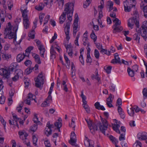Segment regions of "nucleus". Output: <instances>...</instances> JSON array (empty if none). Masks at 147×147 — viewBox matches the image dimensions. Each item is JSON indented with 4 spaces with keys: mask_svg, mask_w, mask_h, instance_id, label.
I'll list each match as a JSON object with an SVG mask.
<instances>
[{
    "mask_svg": "<svg viewBox=\"0 0 147 147\" xmlns=\"http://www.w3.org/2000/svg\"><path fill=\"white\" fill-rule=\"evenodd\" d=\"M101 120L102 124V125L100 122H99L96 125L95 123H93L91 126L90 128V131L92 133L95 130H97L98 129V126H99V128L101 132L105 135V131L107 128L108 125V123L107 121L105 119L101 117Z\"/></svg>",
    "mask_w": 147,
    "mask_h": 147,
    "instance_id": "1",
    "label": "nucleus"
},
{
    "mask_svg": "<svg viewBox=\"0 0 147 147\" xmlns=\"http://www.w3.org/2000/svg\"><path fill=\"white\" fill-rule=\"evenodd\" d=\"M136 30L138 34H141V36L144 39L147 38V20L144 21L140 28L139 25L138 27H136Z\"/></svg>",
    "mask_w": 147,
    "mask_h": 147,
    "instance_id": "2",
    "label": "nucleus"
},
{
    "mask_svg": "<svg viewBox=\"0 0 147 147\" xmlns=\"http://www.w3.org/2000/svg\"><path fill=\"white\" fill-rule=\"evenodd\" d=\"M18 30V27L16 26L14 27L13 28V30L15 31L12 32L10 28H5L4 31V34L6 36H7L9 39L13 38L14 41H16V32Z\"/></svg>",
    "mask_w": 147,
    "mask_h": 147,
    "instance_id": "3",
    "label": "nucleus"
},
{
    "mask_svg": "<svg viewBox=\"0 0 147 147\" xmlns=\"http://www.w3.org/2000/svg\"><path fill=\"white\" fill-rule=\"evenodd\" d=\"M45 79V76L44 74L41 72L40 73L36 78L34 79L36 82L35 86L37 88L40 87L42 84L44 83V80Z\"/></svg>",
    "mask_w": 147,
    "mask_h": 147,
    "instance_id": "4",
    "label": "nucleus"
},
{
    "mask_svg": "<svg viewBox=\"0 0 147 147\" xmlns=\"http://www.w3.org/2000/svg\"><path fill=\"white\" fill-rule=\"evenodd\" d=\"M112 20L113 22H115V23L113 26V33H115L117 32H120L123 30V28L120 26L121 24L120 20H119L117 18H115Z\"/></svg>",
    "mask_w": 147,
    "mask_h": 147,
    "instance_id": "5",
    "label": "nucleus"
},
{
    "mask_svg": "<svg viewBox=\"0 0 147 147\" xmlns=\"http://www.w3.org/2000/svg\"><path fill=\"white\" fill-rule=\"evenodd\" d=\"M74 4L72 3H67L65 5L64 12L65 14L73 13L74 11Z\"/></svg>",
    "mask_w": 147,
    "mask_h": 147,
    "instance_id": "6",
    "label": "nucleus"
},
{
    "mask_svg": "<svg viewBox=\"0 0 147 147\" xmlns=\"http://www.w3.org/2000/svg\"><path fill=\"white\" fill-rule=\"evenodd\" d=\"M76 136L74 132H72L70 136V140L69 143L72 146H75L76 147H79L77 144L76 143Z\"/></svg>",
    "mask_w": 147,
    "mask_h": 147,
    "instance_id": "7",
    "label": "nucleus"
},
{
    "mask_svg": "<svg viewBox=\"0 0 147 147\" xmlns=\"http://www.w3.org/2000/svg\"><path fill=\"white\" fill-rule=\"evenodd\" d=\"M88 32L87 31L84 33L83 38L82 41H83V45L85 46L87 45V47H88L90 45V43L88 41Z\"/></svg>",
    "mask_w": 147,
    "mask_h": 147,
    "instance_id": "8",
    "label": "nucleus"
},
{
    "mask_svg": "<svg viewBox=\"0 0 147 147\" xmlns=\"http://www.w3.org/2000/svg\"><path fill=\"white\" fill-rule=\"evenodd\" d=\"M115 121V123L112 124V127L113 129L116 132L120 134V131L119 129V128L120 127V122L116 119H114Z\"/></svg>",
    "mask_w": 147,
    "mask_h": 147,
    "instance_id": "9",
    "label": "nucleus"
},
{
    "mask_svg": "<svg viewBox=\"0 0 147 147\" xmlns=\"http://www.w3.org/2000/svg\"><path fill=\"white\" fill-rule=\"evenodd\" d=\"M10 74L8 71L4 68H2L0 69V75L2 76L5 79H8L9 78V75Z\"/></svg>",
    "mask_w": 147,
    "mask_h": 147,
    "instance_id": "10",
    "label": "nucleus"
},
{
    "mask_svg": "<svg viewBox=\"0 0 147 147\" xmlns=\"http://www.w3.org/2000/svg\"><path fill=\"white\" fill-rule=\"evenodd\" d=\"M138 138L140 140H145L147 139V133L145 132L139 133L137 135Z\"/></svg>",
    "mask_w": 147,
    "mask_h": 147,
    "instance_id": "11",
    "label": "nucleus"
},
{
    "mask_svg": "<svg viewBox=\"0 0 147 147\" xmlns=\"http://www.w3.org/2000/svg\"><path fill=\"white\" fill-rule=\"evenodd\" d=\"M139 15L138 12L137 11H135L134 13L133 16L131 18L135 20L136 21V26L138 27L139 24Z\"/></svg>",
    "mask_w": 147,
    "mask_h": 147,
    "instance_id": "12",
    "label": "nucleus"
},
{
    "mask_svg": "<svg viewBox=\"0 0 147 147\" xmlns=\"http://www.w3.org/2000/svg\"><path fill=\"white\" fill-rule=\"evenodd\" d=\"M52 97L51 95H49L46 100L41 104V107H44L48 106L50 103L52 101Z\"/></svg>",
    "mask_w": 147,
    "mask_h": 147,
    "instance_id": "13",
    "label": "nucleus"
},
{
    "mask_svg": "<svg viewBox=\"0 0 147 147\" xmlns=\"http://www.w3.org/2000/svg\"><path fill=\"white\" fill-rule=\"evenodd\" d=\"M136 21L131 18L129 19L128 20V26L131 29H132L134 27V24L136 25Z\"/></svg>",
    "mask_w": 147,
    "mask_h": 147,
    "instance_id": "14",
    "label": "nucleus"
},
{
    "mask_svg": "<svg viewBox=\"0 0 147 147\" xmlns=\"http://www.w3.org/2000/svg\"><path fill=\"white\" fill-rule=\"evenodd\" d=\"M124 10L125 12H129L131 11V8L129 6V2L128 0H126L123 2Z\"/></svg>",
    "mask_w": 147,
    "mask_h": 147,
    "instance_id": "15",
    "label": "nucleus"
},
{
    "mask_svg": "<svg viewBox=\"0 0 147 147\" xmlns=\"http://www.w3.org/2000/svg\"><path fill=\"white\" fill-rule=\"evenodd\" d=\"M95 75H94V74H92L91 76V78L92 80L95 79L98 81L99 84L100 83V78L98 76V70L97 69L95 71Z\"/></svg>",
    "mask_w": 147,
    "mask_h": 147,
    "instance_id": "16",
    "label": "nucleus"
},
{
    "mask_svg": "<svg viewBox=\"0 0 147 147\" xmlns=\"http://www.w3.org/2000/svg\"><path fill=\"white\" fill-rule=\"evenodd\" d=\"M117 110L120 117L123 119H124L125 117V115L122 108L120 106H119L118 107Z\"/></svg>",
    "mask_w": 147,
    "mask_h": 147,
    "instance_id": "17",
    "label": "nucleus"
},
{
    "mask_svg": "<svg viewBox=\"0 0 147 147\" xmlns=\"http://www.w3.org/2000/svg\"><path fill=\"white\" fill-rule=\"evenodd\" d=\"M26 55L24 54L20 53L18 54L16 57V61L18 62L19 63L22 61L25 58Z\"/></svg>",
    "mask_w": 147,
    "mask_h": 147,
    "instance_id": "18",
    "label": "nucleus"
},
{
    "mask_svg": "<svg viewBox=\"0 0 147 147\" xmlns=\"http://www.w3.org/2000/svg\"><path fill=\"white\" fill-rule=\"evenodd\" d=\"M38 49L40 51V55L42 57H44V55L45 52V48L42 45H40L38 46Z\"/></svg>",
    "mask_w": 147,
    "mask_h": 147,
    "instance_id": "19",
    "label": "nucleus"
},
{
    "mask_svg": "<svg viewBox=\"0 0 147 147\" xmlns=\"http://www.w3.org/2000/svg\"><path fill=\"white\" fill-rule=\"evenodd\" d=\"M134 109L132 106L131 107L127 109V111L129 115L131 117H133L134 114Z\"/></svg>",
    "mask_w": 147,
    "mask_h": 147,
    "instance_id": "20",
    "label": "nucleus"
},
{
    "mask_svg": "<svg viewBox=\"0 0 147 147\" xmlns=\"http://www.w3.org/2000/svg\"><path fill=\"white\" fill-rule=\"evenodd\" d=\"M17 66V63H11L8 68L9 71H13L14 70H16Z\"/></svg>",
    "mask_w": 147,
    "mask_h": 147,
    "instance_id": "21",
    "label": "nucleus"
},
{
    "mask_svg": "<svg viewBox=\"0 0 147 147\" xmlns=\"http://www.w3.org/2000/svg\"><path fill=\"white\" fill-rule=\"evenodd\" d=\"M66 14L64 12H63L59 18V23L62 24L65 22L66 19Z\"/></svg>",
    "mask_w": 147,
    "mask_h": 147,
    "instance_id": "22",
    "label": "nucleus"
},
{
    "mask_svg": "<svg viewBox=\"0 0 147 147\" xmlns=\"http://www.w3.org/2000/svg\"><path fill=\"white\" fill-rule=\"evenodd\" d=\"M73 13H66L67 15L68 20H67L65 23H69V25H70V23L72 20V17L73 16Z\"/></svg>",
    "mask_w": 147,
    "mask_h": 147,
    "instance_id": "23",
    "label": "nucleus"
},
{
    "mask_svg": "<svg viewBox=\"0 0 147 147\" xmlns=\"http://www.w3.org/2000/svg\"><path fill=\"white\" fill-rule=\"evenodd\" d=\"M44 7V4L42 3H40L38 5L35 6V8L38 11H41L43 9Z\"/></svg>",
    "mask_w": 147,
    "mask_h": 147,
    "instance_id": "24",
    "label": "nucleus"
},
{
    "mask_svg": "<svg viewBox=\"0 0 147 147\" xmlns=\"http://www.w3.org/2000/svg\"><path fill=\"white\" fill-rule=\"evenodd\" d=\"M14 74H16L19 77H22L23 76V72L20 69H17L15 70Z\"/></svg>",
    "mask_w": 147,
    "mask_h": 147,
    "instance_id": "25",
    "label": "nucleus"
},
{
    "mask_svg": "<svg viewBox=\"0 0 147 147\" xmlns=\"http://www.w3.org/2000/svg\"><path fill=\"white\" fill-rule=\"evenodd\" d=\"M64 25L65 26V34H69L70 26L69 23H65Z\"/></svg>",
    "mask_w": 147,
    "mask_h": 147,
    "instance_id": "26",
    "label": "nucleus"
},
{
    "mask_svg": "<svg viewBox=\"0 0 147 147\" xmlns=\"http://www.w3.org/2000/svg\"><path fill=\"white\" fill-rule=\"evenodd\" d=\"M23 22L24 27L26 29L29 28L30 22L28 19L23 20Z\"/></svg>",
    "mask_w": 147,
    "mask_h": 147,
    "instance_id": "27",
    "label": "nucleus"
},
{
    "mask_svg": "<svg viewBox=\"0 0 147 147\" xmlns=\"http://www.w3.org/2000/svg\"><path fill=\"white\" fill-rule=\"evenodd\" d=\"M62 120L61 118H59L58 119V121L56 122L55 123V125L57 129H59L61 126V122Z\"/></svg>",
    "mask_w": 147,
    "mask_h": 147,
    "instance_id": "28",
    "label": "nucleus"
},
{
    "mask_svg": "<svg viewBox=\"0 0 147 147\" xmlns=\"http://www.w3.org/2000/svg\"><path fill=\"white\" fill-rule=\"evenodd\" d=\"M113 2L110 1L107 2V6L109 7V12H110L113 9Z\"/></svg>",
    "mask_w": 147,
    "mask_h": 147,
    "instance_id": "29",
    "label": "nucleus"
},
{
    "mask_svg": "<svg viewBox=\"0 0 147 147\" xmlns=\"http://www.w3.org/2000/svg\"><path fill=\"white\" fill-rule=\"evenodd\" d=\"M66 83V82L65 81H63L61 86L64 90L66 92H67L68 91V88L67 87V85Z\"/></svg>",
    "mask_w": 147,
    "mask_h": 147,
    "instance_id": "30",
    "label": "nucleus"
},
{
    "mask_svg": "<svg viewBox=\"0 0 147 147\" xmlns=\"http://www.w3.org/2000/svg\"><path fill=\"white\" fill-rule=\"evenodd\" d=\"M11 55L9 54H4L2 56L3 59L4 60L8 61L9 59L11 58Z\"/></svg>",
    "mask_w": 147,
    "mask_h": 147,
    "instance_id": "31",
    "label": "nucleus"
},
{
    "mask_svg": "<svg viewBox=\"0 0 147 147\" xmlns=\"http://www.w3.org/2000/svg\"><path fill=\"white\" fill-rule=\"evenodd\" d=\"M27 12V9H25L22 11V16L23 17V20L28 19V17Z\"/></svg>",
    "mask_w": 147,
    "mask_h": 147,
    "instance_id": "32",
    "label": "nucleus"
},
{
    "mask_svg": "<svg viewBox=\"0 0 147 147\" xmlns=\"http://www.w3.org/2000/svg\"><path fill=\"white\" fill-rule=\"evenodd\" d=\"M36 97V96L34 95L33 94L31 93H29L28 96L27 97V98L28 99H29L31 100H34L36 102L35 100Z\"/></svg>",
    "mask_w": 147,
    "mask_h": 147,
    "instance_id": "33",
    "label": "nucleus"
},
{
    "mask_svg": "<svg viewBox=\"0 0 147 147\" xmlns=\"http://www.w3.org/2000/svg\"><path fill=\"white\" fill-rule=\"evenodd\" d=\"M127 71L129 76L131 77H133L134 76V72L130 68L128 67L127 68Z\"/></svg>",
    "mask_w": 147,
    "mask_h": 147,
    "instance_id": "34",
    "label": "nucleus"
},
{
    "mask_svg": "<svg viewBox=\"0 0 147 147\" xmlns=\"http://www.w3.org/2000/svg\"><path fill=\"white\" fill-rule=\"evenodd\" d=\"M87 59L86 62L87 63H91L92 62V59L90 56V51H89L88 50L87 52Z\"/></svg>",
    "mask_w": 147,
    "mask_h": 147,
    "instance_id": "35",
    "label": "nucleus"
},
{
    "mask_svg": "<svg viewBox=\"0 0 147 147\" xmlns=\"http://www.w3.org/2000/svg\"><path fill=\"white\" fill-rule=\"evenodd\" d=\"M112 68V67L111 66H105L104 67V69L106 72L108 74H109L111 73Z\"/></svg>",
    "mask_w": 147,
    "mask_h": 147,
    "instance_id": "36",
    "label": "nucleus"
},
{
    "mask_svg": "<svg viewBox=\"0 0 147 147\" xmlns=\"http://www.w3.org/2000/svg\"><path fill=\"white\" fill-rule=\"evenodd\" d=\"M35 32L34 30L30 32L28 34L29 37L32 39H34L35 37Z\"/></svg>",
    "mask_w": 147,
    "mask_h": 147,
    "instance_id": "37",
    "label": "nucleus"
},
{
    "mask_svg": "<svg viewBox=\"0 0 147 147\" xmlns=\"http://www.w3.org/2000/svg\"><path fill=\"white\" fill-rule=\"evenodd\" d=\"M142 143L139 140L136 141L135 142L134 144L133 147H142Z\"/></svg>",
    "mask_w": 147,
    "mask_h": 147,
    "instance_id": "38",
    "label": "nucleus"
},
{
    "mask_svg": "<svg viewBox=\"0 0 147 147\" xmlns=\"http://www.w3.org/2000/svg\"><path fill=\"white\" fill-rule=\"evenodd\" d=\"M78 17L77 13H76L75 15V20L74 22V25L78 26Z\"/></svg>",
    "mask_w": 147,
    "mask_h": 147,
    "instance_id": "39",
    "label": "nucleus"
},
{
    "mask_svg": "<svg viewBox=\"0 0 147 147\" xmlns=\"http://www.w3.org/2000/svg\"><path fill=\"white\" fill-rule=\"evenodd\" d=\"M143 96V98L145 99L147 98V88H144L142 90V92Z\"/></svg>",
    "mask_w": 147,
    "mask_h": 147,
    "instance_id": "40",
    "label": "nucleus"
},
{
    "mask_svg": "<svg viewBox=\"0 0 147 147\" xmlns=\"http://www.w3.org/2000/svg\"><path fill=\"white\" fill-rule=\"evenodd\" d=\"M32 140L33 142V144L34 146H37V144L36 142L37 141L38 139L35 135H33L32 136Z\"/></svg>",
    "mask_w": 147,
    "mask_h": 147,
    "instance_id": "41",
    "label": "nucleus"
},
{
    "mask_svg": "<svg viewBox=\"0 0 147 147\" xmlns=\"http://www.w3.org/2000/svg\"><path fill=\"white\" fill-rule=\"evenodd\" d=\"M46 132L45 133L47 134V136H49V135H51L52 134V130L50 129L49 127L47 128H46L45 129Z\"/></svg>",
    "mask_w": 147,
    "mask_h": 147,
    "instance_id": "42",
    "label": "nucleus"
},
{
    "mask_svg": "<svg viewBox=\"0 0 147 147\" xmlns=\"http://www.w3.org/2000/svg\"><path fill=\"white\" fill-rule=\"evenodd\" d=\"M91 0H86L84 3L83 7L84 8H86L90 5Z\"/></svg>",
    "mask_w": 147,
    "mask_h": 147,
    "instance_id": "43",
    "label": "nucleus"
},
{
    "mask_svg": "<svg viewBox=\"0 0 147 147\" xmlns=\"http://www.w3.org/2000/svg\"><path fill=\"white\" fill-rule=\"evenodd\" d=\"M7 5L8 9L9 10L11 9V8L13 6V1L11 0H9L7 2Z\"/></svg>",
    "mask_w": 147,
    "mask_h": 147,
    "instance_id": "44",
    "label": "nucleus"
},
{
    "mask_svg": "<svg viewBox=\"0 0 147 147\" xmlns=\"http://www.w3.org/2000/svg\"><path fill=\"white\" fill-rule=\"evenodd\" d=\"M37 128V124L35 123L30 127V129L33 132L36 131Z\"/></svg>",
    "mask_w": 147,
    "mask_h": 147,
    "instance_id": "45",
    "label": "nucleus"
},
{
    "mask_svg": "<svg viewBox=\"0 0 147 147\" xmlns=\"http://www.w3.org/2000/svg\"><path fill=\"white\" fill-rule=\"evenodd\" d=\"M35 61L38 64H40L41 63V61L40 60V57L38 55H36L34 56V58Z\"/></svg>",
    "mask_w": 147,
    "mask_h": 147,
    "instance_id": "46",
    "label": "nucleus"
},
{
    "mask_svg": "<svg viewBox=\"0 0 147 147\" xmlns=\"http://www.w3.org/2000/svg\"><path fill=\"white\" fill-rule=\"evenodd\" d=\"M90 37L93 40L94 42L96 41L97 39V37L95 35L94 31H92L91 34H90Z\"/></svg>",
    "mask_w": 147,
    "mask_h": 147,
    "instance_id": "47",
    "label": "nucleus"
},
{
    "mask_svg": "<svg viewBox=\"0 0 147 147\" xmlns=\"http://www.w3.org/2000/svg\"><path fill=\"white\" fill-rule=\"evenodd\" d=\"M144 13V16L145 18L147 17V5L144 6L142 8Z\"/></svg>",
    "mask_w": 147,
    "mask_h": 147,
    "instance_id": "48",
    "label": "nucleus"
},
{
    "mask_svg": "<svg viewBox=\"0 0 147 147\" xmlns=\"http://www.w3.org/2000/svg\"><path fill=\"white\" fill-rule=\"evenodd\" d=\"M110 51H107L105 49H102L100 51V52L101 53H104L105 54H106L108 55H110Z\"/></svg>",
    "mask_w": 147,
    "mask_h": 147,
    "instance_id": "49",
    "label": "nucleus"
},
{
    "mask_svg": "<svg viewBox=\"0 0 147 147\" xmlns=\"http://www.w3.org/2000/svg\"><path fill=\"white\" fill-rule=\"evenodd\" d=\"M94 55L96 59H98L99 57V52L97 49H95L94 51Z\"/></svg>",
    "mask_w": 147,
    "mask_h": 147,
    "instance_id": "50",
    "label": "nucleus"
},
{
    "mask_svg": "<svg viewBox=\"0 0 147 147\" xmlns=\"http://www.w3.org/2000/svg\"><path fill=\"white\" fill-rule=\"evenodd\" d=\"M132 70L134 72H137L138 69V66L137 65H133L132 67Z\"/></svg>",
    "mask_w": 147,
    "mask_h": 147,
    "instance_id": "51",
    "label": "nucleus"
},
{
    "mask_svg": "<svg viewBox=\"0 0 147 147\" xmlns=\"http://www.w3.org/2000/svg\"><path fill=\"white\" fill-rule=\"evenodd\" d=\"M125 140V133H122L120 134L119 137V141H121Z\"/></svg>",
    "mask_w": 147,
    "mask_h": 147,
    "instance_id": "52",
    "label": "nucleus"
},
{
    "mask_svg": "<svg viewBox=\"0 0 147 147\" xmlns=\"http://www.w3.org/2000/svg\"><path fill=\"white\" fill-rule=\"evenodd\" d=\"M33 47H28L26 50V53H27L28 55L30 53V52L33 50Z\"/></svg>",
    "mask_w": 147,
    "mask_h": 147,
    "instance_id": "53",
    "label": "nucleus"
},
{
    "mask_svg": "<svg viewBox=\"0 0 147 147\" xmlns=\"http://www.w3.org/2000/svg\"><path fill=\"white\" fill-rule=\"evenodd\" d=\"M25 132L24 131H19L18 132V134L20 136V138L22 139V140L24 139H23V137L24 135V133Z\"/></svg>",
    "mask_w": 147,
    "mask_h": 147,
    "instance_id": "54",
    "label": "nucleus"
},
{
    "mask_svg": "<svg viewBox=\"0 0 147 147\" xmlns=\"http://www.w3.org/2000/svg\"><path fill=\"white\" fill-rule=\"evenodd\" d=\"M50 18V16L49 15H47L45 16L44 20V25H45L48 22Z\"/></svg>",
    "mask_w": 147,
    "mask_h": 147,
    "instance_id": "55",
    "label": "nucleus"
},
{
    "mask_svg": "<svg viewBox=\"0 0 147 147\" xmlns=\"http://www.w3.org/2000/svg\"><path fill=\"white\" fill-rule=\"evenodd\" d=\"M133 39L134 40H139L140 38V34H135L133 36Z\"/></svg>",
    "mask_w": 147,
    "mask_h": 147,
    "instance_id": "56",
    "label": "nucleus"
},
{
    "mask_svg": "<svg viewBox=\"0 0 147 147\" xmlns=\"http://www.w3.org/2000/svg\"><path fill=\"white\" fill-rule=\"evenodd\" d=\"M64 58L65 60L66 63L67 64V65H69L70 64V61L68 58L65 55H64Z\"/></svg>",
    "mask_w": 147,
    "mask_h": 147,
    "instance_id": "57",
    "label": "nucleus"
},
{
    "mask_svg": "<svg viewBox=\"0 0 147 147\" xmlns=\"http://www.w3.org/2000/svg\"><path fill=\"white\" fill-rule=\"evenodd\" d=\"M5 98L3 96H1L0 97V103L3 104L4 103L5 101Z\"/></svg>",
    "mask_w": 147,
    "mask_h": 147,
    "instance_id": "58",
    "label": "nucleus"
},
{
    "mask_svg": "<svg viewBox=\"0 0 147 147\" xmlns=\"http://www.w3.org/2000/svg\"><path fill=\"white\" fill-rule=\"evenodd\" d=\"M9 123L10 125H16L17 127L18 128L19 127V125L18 124L17 122H15V121L13 120L12 122V123L11 121L9 120Z\"/></svg>",
    "mask_w": 147,
    "mask_h": 147,
    "instance_id": "59",
    "label": "nucleus"
},
{
    "mask_svg": "<svg viewBox=\"0 0 147 147\" xmlns=\"http://www.w3.org/2000/svg\"><path fill=\"white\" fill-rule=\"evenodd\" d=\"M83 107L85 109L87 113H90V108L88 105H84L83 106Z\"/></svg>",
    "mask_w": 147,
    "mask_h": 147,
    "instance_id": "60",
    "label": "nucleus"
},
{
    "mask_svg": "<svg viewBox=\"0 0 147 147\" xmlns=\"http://www.w3.org/2000/svg\"><path fill=\"white\" fill-rule=\"evenodd\" d=\"M57 35L56 33H55L54 34V35L52 37V39L50 41V43H52L53 41L57 38Z\"/></svg>",
    "mask_w": 147,
    "mask_h": 147,
    "instance_id": "61",
    "label": "nucleus"
},
{
    "mask_svg": "<svg viewBox=\"0 0 147 147\" xmlns=\"http://www.w3.org/2000/svg\"><path fill=\"white\" fill-rule=\"evenodd\" d=\"M23 106L22 104H21L19 105V107H17L16 108V110L19 113L21 112V110L22 109V107Z\"/></svg>",
    "mask_w": 147,
    "mask_h": 147,
    "instance_id": "62",
    "label": "nucleus"
},
{
    "mask_svg": "<svg viewBox=\"0 0 147 147\" xmlns=\"http://www.w3.org/2000/svg\"><path fill=\"white\" fill-rule=\"evenodd\" d=\"M24 63L26 66H28L31 65L32 62L30 60H27L25 61Z\"/></svg>",
    "mask_w": 147,
    "mask_h": 147,
    "instance_id": "63",
    "label": "nucleus"
},
{
    "mask_svg": "<svg viewBox=\"0 0 147 147\" xmlns=\"http://www.w3.org/2000/svg\"><path fill=\"white\" fill-rule=\"evenodd\" d=\"M109 89L111 91L114 92L115 91V86L113 84H111L109 87Z\"/></svg>",
    "mask_w": 147,
    "mask_h": 147,
    "instance_id": "64",
    "label": "nucleus"
}]
</instances>
